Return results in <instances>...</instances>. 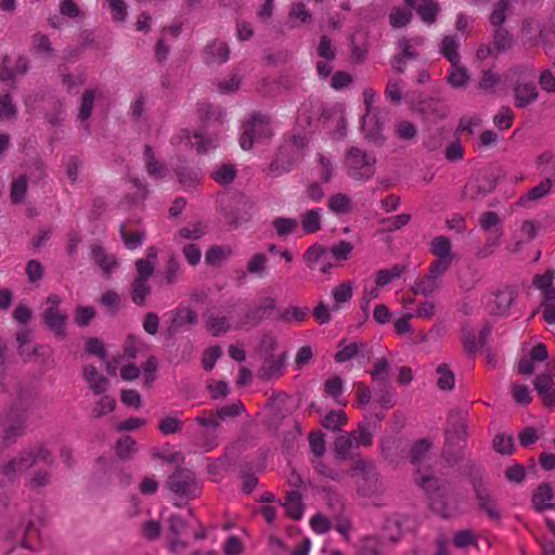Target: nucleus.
Segmentation results:
<instances>
[{
    "mask_svg": "<svg viewBox=\"0 0 555 555\" xmlns=\"http://www.w3.org/2000/svg\"><path fill=\"white\" fill-rule=\"evenodd\" d=\"M347 474L354 479L357 493L360 496L372 498L384 490L379 473L372 461L365 459L356 460Z\"/></svg>",
    "mask_w": 555,
    "mask_h": 555,
    "instance_id": "obj_1",
    "label": "nucleus"
},
{
    "mask_svg": "<svg viewBox=\"0 0 555 555\" xmlns=\"http://www.w3.org/2000/svg\"><path fill=\"white\" fill-rule=\"evenodd\" d=\"M376 157L359 147L346 152L345 166L349 177L357 181H366L375 173Z\"/></svg>",
    "mask_w": 555,
    "mask_h": 555,
    "instance_id": "obj_2",
    "label": "nucleus"
},
{
    "mask_svg": "<svg viewBox=\"0 0 555 555\" xmlns=\"http://www.w3.org/2000/svg\"><path fill=\"white\" fill-rule=\"evenodd\" d=\"M418 487L427 493L434 509L442 516L448 517L450 509L446 506L444 500L450 499L448 488L434 475H420L415 478Z\"/></svg>",
    "mask_w": 555,
    "mask_h": 555,
    "instance_id": "obj_3",
    "label": "nucleus"
},
{
    "mask_svg": "<svg viewBox=\"0 0 555 555\" xmlns=\"http://www.w3.org/2000/svg\"><path fill=\"white\" fill-rule=\"evenodd\" d=\"M262 347L266 349L267 356L258 370V378L269 382L281 377L284 371L287 353L284 351L280 356L274 357L273 351L276 348V341L269 336L262 339Z\"/></svg>",
    "mask_w": 555,
    "mask_h": 555,
    "instance_id": "obj_4",
    "label": "nucleus"
},
{
    "mask_svg": "<svg viewBox=\"0 0 555 555\" xmlns=\"http://www.w3.org/2000/svg\"><path fill=\"white\" fill-rule=\"evenodd\" d=\"M166 487L175 494L188 499H195L201 493L194 473L184 467H177L168 476Z\"/></svg>",
    "mask_w": 555,
    "mask_h": 555,
    "instance_id": "obj_5",
    "label": "nucleus"
},
{
    "mask_svg": "<svg viewBox=\"0 0 555 555\" xmlns=\"http://www.w3.org/2000/svg\"><path fill=\"white\" fill-rule=\"evenodd\" d=\"M242 129L240 145L243 150H250L254 141L272 135L269 117L258 113H254L250 119L243 124Z\"/></svg>",
    "mask_w": 555,
    "mask_h": 555,
    "instance_id": "obj_6",
    "label": "nucleus"
},
{
    "mask_svg": "<svg viewBox=\"0 0 555 555\" xmlns=\"http://www.w3.org/2000/svg\"><path fill=\"white\" fill-rule=\"evenodd\" d=\"M50 452L43 444H37L29 450L24 451L20 456L13 459L2 468L3 475L13 478L17 474L23 473L39 461H48Z\"/></svg>",
    "mask_w": 555,
    "mask_h": 555,
    "instance_id": "obj_7",
    "label": "nucleus"
},
{
    "mask_svg": "<svg viewBox=\"0 0 555 555\" xmlns=\"http://www.w3.org/2000/svg\"><path fill=\"white\" fill-rule=\"evenodd\" d=\"M62 300L57 295H50L46 301L42 318L47 327L57 337H66L67 314L61 309Z\"/></svg>",
    "mask_w": 555,
    "mask_h": 555,
    "instance_id": "obj_8",
    "label": "nucleus"
},
{
    "mask_svg": "<svg viewBox=\"0 0 555 555\" xmlns=\"http://www.w3.org/2000/svg\"><path fill=\"white\" fill-rule=\"evenodd\" d=\"M467 427V420L463 413L459 411L450 412L444 429V443L449 447L464 444L468 436Z\"/></svg>",
    "mask_w": 555,
    "mask_h": 555,
    "instance_id": "obj_9",
    "label": "nucleus"
},
{
    "mask_svg": "<svg viewBox=\"0 0 555 555\" xmlns=\"http://www.w3.org/2000/svg\"><path fill=\"white\" fill-rule=\"evenodd\" d=\"M477 507L486 514L491 520L500 521L501 513L498 508V502L491 492L488 482L473 489Z\"/></svg>",
    "mask_w": 555,
    "mask_h": 555,
    "instance_id": "obj_10",
    "label": "nucleus"
},
{
    "mask_svg": "<svg viewBox=\"0 0 555 555\" xmlns=\"http://www.w3.org/2000/svg\"><path fill=\"white\" fill-rule=\"evenodd\" d=\"M197 312L190 307H180L172 311L171 321L167 327V335L172 338L180 331H188L191 326L197 324Z\"/></svg>",
    "mask_w": 555,
    "mask_h": 555,
    "instance_id": "obj_11",
    "label": "nucleus"
},
{
    "mask_svg": "<svg viewBox=\"0 0 555 555\" xmlns=\"http://www.w3.org/2000/svg\"><path fill=\"white\" fill-rule=\"evenodd\" d=\"M517 297V292L513 287H504L493 293V299L488 304L492 314L505 315Z\"/></svg>",
    "mask_w": 555,
    "mask_h": 555,
    "instance_id": "obj_12",
    "label": "nucleus"
},
{
    "mask_svg": "<svg viewBox=\"0 0 555 555\" xmlns=\"http://www.w3.org/2000/svg\"><path fill=\"white\" fill-rule=\"evenodd\" d=\"M297 158L298 156L296 157L295 154L289 151L288 145H282L275 158L268 167L269 175L280 177L283 173L288 172L293 168Z\"/></svg>",
    "mask_w": 555,
    "mask_h": 555,
    "instance_id": "obj_13",
    "label": "nucleus"
},
{
    "mask_svg": "<svg viewBox=\"0 0 555 555\" xmlns=\"http://www.w3.org/2000/svg\"><path fill=\"white\" fill-rule=\"evenodd\" d=\"M27 69V61L22 56H4L0 69V81L11 82Z\"/></svg>",
    "mask_w": 555,
    "mask_h": 555,
    "instance_id": "obj_14",
    "label": "nucleus"
},
{
    "mask_svg": "<svg viewBox=\"0 0 555 555\" xmlns=\"http://www.w3.org/2000/svg\"><path fill=\"white\" fill-rule=\"evenodd\" d=\"M103 366L93 361L85 360L83 364V379L94 395H101L104 389V377L102 374Z\"/></svg>",
    "mask_w": 555,
    "mask_h": 555,
    "instance_id": "obj_15",
    "label": "nucleus"
},
{
    "mask_svg": "<svg viewBox=\"0 0 555 555\" xmlns=\"http://www.w3.org/2000/svg\"><path fill=\"white\" fill-rule=\"evenodd\" d=\"M362 132L370 142L380 145L384 142L383 122L376 114L366 113L362 118Z\"/></svg>",
    "mask_w": 555,
    "mask_h": 555,
    "instance_id": "obj_16",
    "label": "nucleus"
},
{
    "mask_svg": "<svg viewBox=\"0 0 555 555\" xmlns=\"http://www.w3.org/2000/svg\"><path fill=\"white\" fill-rule=\"evenodd\" d=\"M534 388L546 408L555 404V389L551 373L539 374L533 380Z\"/></svg>",
    "mask_w": 555,
    "mask_h": 555,
    "instance_id": "obj_17",
    "label": "nucleus"
},
{
    "mask_svg": "<svg viewBox=\"0 0 555 555\" xmlns=\"http://www.w3.org/2000/svg\"><path fill=\"white\" fill-rule=\"evenodd\" d=\"M554 492L551 483L542 482L538 486L532 494V506L535 512L542 513L546 509H554L555 504L552 503Z\"/></svg>",
    "mask_w": 555,
    "mask_h": 555,
    "instance_id": "obj_18",
    "label": "nucleus"
},
{
    "mask_svg": "<svg viewBox=\"0 0 555 555\" xmlns=\"http://www.w3.org/2000/svg\"><path fill=\"white\" fill-rule=\"evenodd\" d=\"M112 450L119 461L128 462L138 452V443L131 436L121 435L114 443Z\"/></svg>",
    "mask_w": 555,
    "mask_h": 555,
    "instance_id": "obj_19",
    "label": "nucleus"
},
{
    "mask_svg": "<svg viewBox=\"0 0 555 555\" xmlns=\"http://www.w3.org/2000/svg\"><path fill=\"white\" fill-rule=\"evenodd\" d=\"M515 106L525 108L537 101L538 89L533 82L517 83L514 87Z\"/></svg>",
    "mask_w": 555,
    "mask_h": 555,
    "instance_id": "obj_20",
    "label": "nucleus"
},
{
    "mask_svg": "<svg viewBox=\"0 0 555 555\" xmlns=\"http://www.w3.org/2000/svg\"><path fill=\"white\" fill-rule=\"evenodd\" d=\"M433 441L428 438H423L413 443L410 449V462L413 466L417 467L420 474V467L429 459L433 449Z\"/></svg>",
    "mask_w": 555,
    "mask_h": 555,
    "instance_id": "obj_21",
    "label": "nucleus"
},
{
    "mask_svg": "<svg viewBox=\"0 0 555 555\" xmlns=\"http://www.w3.org/2000/svg\"><path fill=\"white\" fill-rule=\"evenodd\" d=\"M420 111L427 118L433 120L443 119L449 114L448 106L438 99L427 98L420 102Z\"/></svg>",
    "mask_w": 555,
    "mask_h": 555,
    "instance_id": "obj_22",
    "label": "nucleus"
},
{
    "mask_svg": "<svg viewBox=\"0 0 555 555\" xmlns=\"http://www.w3.org/2000/svg\"><path fill=\"white\" fill-rule=\"evenodd\" d=\"M492 190L493 185L491 182L474 179L466 183L463 191V196L470 201H478L483 198Z\"/></svg>",
    "mask_w": 555,
    "mask_h": 555,
    "instance_id": "obj_23",
    "label": "nucleus"
},
{
    "mask_svg": "<svg viewBox=\"0 0 555 555\" xmlns=\"http://www.w3.org/2000/svg\"><path fill=\"white\" fill-rule=\"evenodd\" d=\"M356 447L354 434H344L338 436L334 441V455L339 462L345 461L349 457L351 450Z\"/></svg>",
    "mask_w": 555,
    "mask_h": 555,
    "instance_id": "obj_24",
    "label": "nucleus"
},
{
    "mask_svg": "<svg viewBox=\"0 0 555 555\" xmlns=\"http://www.w3.org/2000/svg\"><path fill=\"white\" fill-rule=\"evenodd\" d=\"M491 44L495 54H501L512 49L514 37L505 27L493 28Z\"/></svg>",
    "mask_w": 555,
    "mask_h": 555,
    "instance_id": "obj_25",
    "label": "nucleus"
},
{
    "mask_svg": "<svg viewBox=\"0 0 555 555\" xmlns=\"http://www.w3.org/2000/svg\"><path fill=\"white\" fill-rule=\"evenodd\" d=\"M151 293L152 287L149 281L133 279L130 285V297L133 304L139 307L145 306L146 299Z\"/></svg>",
    "mask_w": 555,
    "mask_h": 555,
    "instance_id": "obj_26",
    "label": "nucleus"
},
{
    "mask_svg": "<svg viewBox=\"0 0 555 555\" xmlns=\"http://www.w3.org/2000/svg\"><path fill=\"white\" fill-rule=\"evenodd\" d=\"M440 287V281L426 274L414 282L411 291L415 295L431 296Z\"/></svg>",
    "mask_w": 555,
    "mask_h": 555,
    "instance_id": "obj_27",
    "label": "nucleus"
},
{
    "mask_svg": "<svg viewBox=\"0 0 555 555\" xmlns=\"http://www.w3.org/2000/svg\"><path fill=\"white\" fill-rule=\"evenodd\" d=\"M459 47L460 43L453 36H444L440 42V53L450 62V65L461 62Z\"/></svg>",
    "mask_w": 555,
    "mask_h": 555,
    "instance_id": "obj_28",
    "label": "nucleus"
},
{
    "mask_svg": "<svg viewBox=\"0 0 555 555\" xmlns=\"http://www.w3.org/2000/svg\"><path fill=\"white\" fill-rule=\"evenodd\" d=\"M469 79L470 75L461 62L456 63V65H451V70L447 77V81L452 88H465Z\"/></svg>",
    "mask_w": 555,
    "mask_h": 555,
    "instance_id": "obj_29",
    "label": "nucleus"
},
{
    "mask_svg": "<svg viewBox=\"0 0 555 555\" xmlns=\"http://www.w3.org/2000/svg\"><path fill=\"white\" fill-rule=\"evenodd\" d=\"M463 475L469 479L473 489L487 483L483 470L476 461L468 460L464 464Z\"/></svg>",
    "mask_w": 555,
    "mask_h": 555,
    "instance_id": "obj_30",
    "label": "nucleus"
},
{
    "mask_svg": "<svg viewBox=\"0 0 555 555\" xmlns=\"http://www.w3.org/2000/svg\"><path fill=\"white\" fill-rule=\"evenodd\" d=\"M286 514L295 520H298L302 516L304 504L301 494L298 491H292L287 494L284 503Z\"/></svg>",
    "mask_w": 555,
    "mask_h": 555,
    "instance_id": "obj_31",
    "label": "nucleus"
},
{
    "mask_svg": "<svg viewBox=\"0 0 555 555\" xmlns=\"http://www.w3.org/2000/svg\"><path fill=\"white\" fill-rule=\"evenodd\" d=\"M353 285L351 282H343L332 291V296L334 299V305L332 307L333 311H337L340 309V306L345 302H348L352 298Z\"/></svg>",
    "mask_w": 555,
    "mask_h": 555,
    "instance_id": "obj_32",
    "label": "nucleus"
},
{
    "mask_svg": "<svg viewBox=\"0 0 555 555\" xmlns=\"http://www.w3.org/2000/svg\"><path fill=\"white\" fill-rule=\"evenodd\" d=\"M144 158L146 171L149 172L150 176L156 179H162L165 177L166 168L163 164L157 162L154 152L150 145H145L144 147Z\"/></svg>",
    "mask_w": 555,
    "mask_h": 555,
    "instance_id": "obj_33",
    "label": "nucleus"
},
{
    "mask_svg": "<svg viewBox=\"0 0 555 555\" xmlns=\"http://www.w3.org/2000/svg\"><path fill=\"white\" fill-rule=\"evenodd\" d=\"M552 180L550 178L543 180L539 185L532 188L526 195L519 197L518 206H525L529 201H538L546 196L552 189Z\"/></svg>",
    "mask_w": 555,
    "mask_h": 555,
    "instance_id": "obj_34",
    "label": "nucleus"
},
{
    "mask_svg": "<svg viewBox=\"0 0 555 555\" xmlns=\"http://www.w3.org/2000/svg\"><path fill=\"white\" fill-rule=\"evenodd\" d=\"M406 270L405 266L395 264L390 269L379 270L376 274L377 287H384L388 285L392 280L399 279Z\"/></svg>",
    "mask_w": 555,
    "mask_h": 555,
    "instance_id": "obj_35",
    "label": "nucleus"
},
{
    "mask_svg": "<svg viewBox=\"0 0 555 555\" xmlns=\"http://www.w3.org/2000/svg\"><path fill=\"white\" fill-rule=\"evenodd\" d=\"M85 360L93 361L104 366V347L99 339L90 338L86 343V358Z\"/></svg>",
    "mask_w": 555,
    "mask_h": 555,
    "instance_id": "obj_36",
    "label": "nucleus"
},
{
    "mask_svg": "<svg viewBox=\"0 0 555 555\" xmlns=\"http://www.w3.org/2000/svg\"><path fill=\"white\" fill-rule=\"evenodd\" d=\"M430 251L440 259H453L451 241L447 236H437L430 243Z\"/></svg>",
    "mask_w": 555,
    "mask_h": 555,
    "instance_id": "obj_37",
    "label": "nucleus"
},
{
    "mask_svg": "<svg viewBox=\"0 0 555 555\" xmlns=\"http://www.w3.org/2000/svg\"><path fill=\"white\" fill-rule=\"evenodd\" d=\"M509 9V2L507 0H499L490 14L489 21L493 28L504 27V23L507 18V11Z\"/></svg>",
    "mask_w": 555,
    "mask_h": 555,
    "instance_id": "obj_38",
    "label": "nucleus"
},
{
    "mask_svg": "<svg viewBox=\"0 0 555 555\" xmlns=\"http://www.w3.org/2000/svg\"><path fill=\"white\" fill-rule=\"evenodd\" d=\"M179 183L184 189L194 188L199 181L198 171L185 166H179L176 170Z\"/></svg>",
    "mask_w": 555,
    "mask_h": 555,
    "instance_id": "obj_39",
    "label": "nucleus"
},
{
    "mask_svg": "<svg viewBox=\"0 0 555 555\" xmlns=\"http://www.w3.org/2000/svg\"><path fill=\"white\" fill-rule=\"evenodd\" d=\"M389 369L390 365L387 359L380 358L376 361L370 374L375 382L380 383L386 388L389 385Z\"/></svg>",
    "mask_w": 555,
    "mask_h": 555,
    "instance_id": "obj_40",
    "label": "nucleus"
},
{
    "mask_svg": "<svg viewBox=\"0 0 555 555\" xmlns=\"http://www.w3.org/2000/svg\"><path fill=\"white\" fill-rule=\"evenodd\" d=\"M492 447L495 452L503 455H511L515 451L514 439L512 435L496 434L492 440Z\"/></svg>",
    "mask_w": 555,
    "mask_h": 555,
    "instance_id": "obj_41",
    "label": "nucleus"
},
{
    "mask_svg": "<svg viewBox=\"0 0 555 555\" xmlns=\"http://www.w3.org/2000/svg\"><path fill=\"white\" fill-rule=\"evenodd\" d=\"M120 234L125 245L129 249H134L139 247L145 237L144 230H137L134 232H130L127 230V224L120 225Z\"/></svg>",
    "mask_w": 555,
    "mask_h": 555,
    "instance_id": "obj_42",
    "label": "nucleus"
},
{
    "mask_svg": "<svg viewBox=\"0 0 555 555\" xmlns=\"http://www.w3.org/2000/svg\"><path fill=\"white\" fill-rule=\"evenodd\" d=\"M328 208L335 214H348L352 208L351 201L347 195L337 193L330 197Z\"/></svg>",
    "mask_w": 555,
    "mask_h": 555,
    "instance_id": "obj_43",
    "label": "nucleus"
},
{
    "mask_svg": "<svg viewBox=\"0 0 555 555\" xmlns=\"http://www.w3.org/2000/svg\"><path fill=\"white\" fill-rule=\"evenodd\" d=\"M415 10L425 23L433 24L436 21L438 5L433 0H422Z\"/></svg>",
    "mask_w": 555,
    "mask_h": 555,
    "instance_id": "obj_44",
    "label": "nucleus"
},
{
    "mask_svg": "<svg viewBox=\"0 0 555 555\" xmlns=\"http://www.w3.org/2000/svg\"><path fill=\"white\" fill-rule=\"evenodd\" d=\"M346 423L347 416L344 411H330L322 421L323 427L332 431L339 430Z\"/></svg>",
    "mask_w": 555,
    "mask_h": 555,
    "instance_id": "obj_45",
    "label": "nucleus"
},
{
    "mask_svg": "<svg viewBox=\"0 0 555 555\" xmlns=\"http://www.w3.org/2000/svg\"><path fill=\"white\" fill-rule=\"evenodd\" d=\"M209 61L224 63L229 59L230 49L224 42H214L206 48Z\"/></svg>",
    "mask_w": 555,
    "mask_h": 555,
    "instance_id": "obj_46",
    "label": "nucleus"
},
{
    "mask_svg": "<svg viewBox=\"0 0 555 555\" xmlns=\"http://www.w3.org/2000/svg\"><path fill=\"white\" fill-rule=\"evenodd\" d=\"M272 225L280 237H285L296 231L298 221L292 218L279 217L272 221Z\"/></svg>",
    "mask_w": 555,
    "mask_h": 555,
    "instance_id": "obj_47",
    "label": "nucleus"
},
{
    "mask_svg": "<svg viewBox=\"0 0 555 555\" xmlns=\"http://www.w3.org/2000/svg\"><path fill=\"white\" fill-rule=\"evenodd\" d=\"M437 373L439 375L437 379V386L439 389L443 391H450L454 388L455 377L454 374L450 371L447 364H440L437 367Z\"/></svg>",
    "mask_w": 555,
    "mask_h": 555,
    "instance_id": "obj_48",
    "label": "nucleus"
},
{
    "mask_svg": "<svg viewBox=\"0 0 555 555\" xmlns=\"http://www.w3.org/2000/svg\"><path fill=\"white\" fill-rule=\"evenodd\" d=\"M417 127L408 120H400L395 125V134L398 139L411 141L417 135Z\"/></svg>",
    "mask_w": 555,
    "mask_h": 555,
    "instance_id": "obj_49",
    "label": "nucleus"
},
{
    "mask_svg": "<svg viewBox=\"0 0 555 555\" xmlns=\"http://www.w3.org/2000/svg\"><path fill=\"white\" fill-rule=\"evenodd\" d=\"M301 224L305 233H315L321 228V217L318 210L312 209L301 217Z\"/></svg>",
    "mask_w": 555,
    "mask_h": 555,
    "instance_id": "obj_50",
    "label": "nucleus"
},
{
    "mask_svg": "<svg viewBox=\"0 0 555 555\" xmlns=\"http://www.w3.org/2000/svg\"><path fill=\"white\" fill-rule=\"evenodd\" d=\"M229 322L225 317L208 315L206 319V328L212 336H219L228 332Z\"/></svg>",
    "mask_w": 555,
    "mask_h": 555,
    "instance_id": "obj_51",
    "label": "nucleus"
},
{
    "mask_svg": "<svg viewBox=\"0 0 555 555\" xmlns=\"http://www.w3.org/2000/svg\"><path fill=\"white\" fill-rule=\"evenodd\" d=\"M441 457L447 463L448 466H456L464 460L463 448L460 447L459 449H455V447H449L444 443L441 451Z\"/></svg>",
    "mask_w": 555,
    "mask_h": 555,
    "instance_id": "obj_52",
    "label": "nucleus"
},
{
    "mask_svg": "<svg viewBox=\"0 0 555 555\" xmlns=\"http://www.w3.org/2000/svg\"><path fill=\"white\" fill-rule=\"evenodd\" d=\"M4 439L11 441L24 433L25 426L22 420H8L3 423Z\"/></svg>",
    "mask_w": 555,
    "mask_h": 555,
    "instance_id": "obj_53",
    "label": "nucleus"
},
{
    "mask_svg": "<svg viewBox=\"0 0 555 555\" xmlns=\"http://www.w3.org/2000/svg\"><path fill=\"white\" fill-rule=\"evenodd\" d=\"M268 258L264 254H255L247 263V271L250 274L262 276L267 270Z\"/></svg>",
    "mask_w": 555,
    "mask_h": 555,
    "instance_id": "obj_54",
    "label": "nucleus"
},
{
    "mask_svg": "<svg viewBox=\"0 0 555 555\" xmlns=\"http://www.w3.org/2000/svg\"><path fill=\"white\" fill-rule=\"evenodd\" d=\"M412 18V13L410 10L395 8L389 16L390 25L395 28H401L406 26Z\"/></svg>",
    "mask_w": 555,
    "mask_h": 555,
    "instance_id": "obj_55",
    "label": "nucleus"
},
{
    "mask_svg": "<svg viewBox=\"0 0 555 555\" xmlns=\"http://www.w3.org/2000/svg\"><path fill=\"white\" fill-rule=\"evenodd\" d=\"M158 430L163 435L178 434L182 430V421L173 416H166L159 422Z\"/></svg>",
    "mask_w": 555,
    "mask_h": 555,
    "instance_id": "obj_56",
    "label": "nucleus"
},
{
    "mask_svg": "<svg viewBox=\"0 0 555 555\" xmlns=\"http://www.w3.org/2000/svg\"><path fill=\"white\" fill-rule=\"evenodd\" d=\"M307 317H308L307 309L292 306V307H288L287 309H285L280 314V320H282L283 322H287V323L293 322V321L300 323V322H304L307 319Z\"/></svg>",
    "mask_w": 555,
    "mask_h": 555,
    "instance_id": "obj_57",
    "label": "nucleus"
},
{
    "mask_svg": "<svg viewBox=\"0 0 555 555\" xmlns=\"http://www.w3.org/2000/svg\"><path fill=\"white\" fill-rule=\"evenodd\" d=\"M94 317L95 311L92 307L78 306L75 310L74 321L78 326L83 327L89 325Z\"/></svg>",
    "mask_w": 555,
    "mask_h": 555,
    "instance_id": "obj_58",
    "label": "nucleus"
},
{
    "mask_svg": "<svg viewBox=\"0 0 555 555\" xmlns=\"http://www.w3.org/2000/svg\"><path fill=\"white\" fill-rule=\"evenodd\" d=\"M317 54L326 61H334L336 59V50L328 36L324 35L320 38Z\"/></svg>",
    "mask_w": 555,
    "mask_h": 555,
    "instance_id": "obj_59",
    "label": "nucleus"
},
{
    "mask_svg": "<svg viewBox=\"0 0 555 555\" xmlns=\"http://www.w3.org/2000/svg\"><path fill=\"white\" fill-rule=\"evenodd\" d=\"M125 307L122 296L115 291H106V312L115 315Z\"/></svg>",
    "mask_w": 555,
    "mask_h": 555,
    "instance_id": "obj_60",
    "label": "nucleus"
},
{
    "mask_svg": "<svg viewBox=\"0 0 555 555\" xmlns=\"http://www.w3.org/2000/svg\"><path fill=\"white\" fill-rule=\"evenodd\" d=\"M236 176V170L232 165H222L214 173L212 178L220 184L231 183Z\"/></svg>",
    "mask_w": 555,
    "mask_h": 555,
    "instance_id": "obj_61",
    "label": "nucleus"
},
{
    "mask_svg": "<svg viewBox=\"0 0 555 555\" xmlns=\"http://www.w3.org/2000/svg\"><path fill=\"white\" fill-rule=\"evenodd\" d=\"M137 276L135 280L149 281L155 270L154 261L140 258L135 261Z\"/></svg>",
    "mask_w": 555,
    "mask_h": 555,
    "instance_id": "obj_62",
    "label": "nucleus"
},
{
    "mask_svg": "<svg viewBox=\"0 0 555 555\" xmlns=\"http://www.w3.org/2000/svg\"><path fill=\"white\" fill-rule=\"evenodd\" d=\"M180 270V263L176 256L171 255L168 258L166 269L164 272V280L168 285H171L178 280V272Z\"/></svg>",
    "mask_w": 555,
    "mask_h": 555,
    "instance_id": "obj_63",
    "label": "nucleus"
},
{
    "mask_svg": "<svg viewBox=\"0 0 555 555\" xmlns=\"http://www.w3.org/2000/svg\"><path fill=\"white\" fill-rule=\"evenodd\" d=\"M108 7L111 9V13L113 20L117 23L125 22L128 11L127 4L124 0H108Z\"/></svg>",
    "mask_w": 555,
    "mask_h": 555,
    "instance_id": "obj_64",
    "label": "nucleus"
}]
</instances>
